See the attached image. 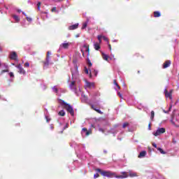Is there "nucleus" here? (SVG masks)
I'll use <instances>...</instances> for the list:
<instances>
[{"instance_id": "nucleus-37", "label": "nucleus", "mask_w": 179, "mask_h": 179, "mask_svg": "<svg viewBox=\"0 0 179 179\" xmlns=\"http://www.w3.org/2000/svg\"><path fill=\"white\" fill-rule=\"evenodd\" d=\"M152 146H153L154 148H156L157 149V145H156V143H152Z\"/></svg>"}, {"instance_id": "nucleus-1", "label": "nucleus", "mask_w": 179, "mask_h": 179, "mask_svg": "<svg viewBox=\"0 0 179 179\" xmlns=\"http://www.w3.org/2000/svg\"><path fill=\"white\" fill-rule=\"evenodd\" d=\"M95 171H97L98 173H100L101 176L103 177H108L109 178H113V177H115V178H128L129 177H131V178L134 177H138V173L134 172L132 171H129L128 172H121L122 175H117L115 172H111L110 171H103L101 169H96Z\"/></svg>"}, {"instance_id": "nucleus-48", "label": "nucleus", "mask_w": 179, "mask_h": 179, "mask_svg": "<svg viewBox=\"0 0 179 179\" xmlns=\"http://www.w3.org/2000/svg\"><path fill=\"white\" fill-rule=\"evenodd\" d=\"M109 49L111 50V45H108Z\"/></svg>"}, {"instance_id": "nucleus-9", "label": "nucleus", "mask_w": 179, "mask_h": 179, "mask_svg": "<svg viewBox=\"0 0 179 179\" xmlns=\"http://www.w3.org/2000/svg\"><path fill=\"white\" fill-rule=\"evenodd\" d=\"M171 64V62L170 60L166 61L163 65L164 69H166V68H169V66H170Z\"/></svg>"}, {"instance_id": "nucleus-13", "label": "nucleus", "mask_w": 179, "mask_h": 179, "mask_svg": "<svg viewBox=\"0 0 179 179\" xmlns=\"http://www.w3.org/2000/svg\"><path fill=\"white\" fill-rule=\"evenodd\" d=\"M102 58L103 59H104L105 61H108V59L110 58L108 57V55H107L106 54L102 52Z\"/></svg>"}, {"instance_id": "nucleus-52", "label": "nucleus", "mask_w": 179, "mask_h": 179, "mask_svg": "<svg viewBox=\"0 0 179 179\" xmlns=\"http://www.w3.org/2000/svg\"><path fill=\"white\" fill-rule=\"evenodd\" d=\"M76 37H79V36H78V35H77V36H76Z\"/></svg>"}, {"instance_id": "nucleus-18", "label": "nucleus", "mask_w": 179, "mask_h": 179, "mask_svg": "<svg viewBox=\"0 0 179 179\" xmlns=\"http://www.w3.org/2000/svg\"><path fill=\"white\" fill-rule=\"evenodd\" d=\"M157 150H159V152H160L162 153V155H166V152L164 150H163V149H162L160 148H157Z\"/></svg>"}, {"instance_id": "nucleus-44", "label": "nucleus", "mask_w": 179, "mask_h": 179, "mask_svg": "<svg viewBox=\"0 0 179 179\" xmlns=\"http://www.w3.org/2000/svg\"><path fill=\"white\" fill-rule=\"evenodd\" d=\"M48 55H51V52H48V57H47V59H48Z\"/></svg>"}, {"instance_id": "nucleus-30", "label": "nucleus", "mask_w": 179, "mask_h": 179, "mask_svg": "<svg viewBox=\"0 0 179 179\" xmlns=\"http://www.w3.org/2000/svg\"><path fill=\"white\" fill-rule=\"evenodd\" d=\"M24 66H26L27 68H29V66H30V64L29 62H26L24 64Z\"/></svg>"}, {"instance_id": "nucleus-22", "label": "nucleus", "mask_w": 179, "mask_h": 179, "mask_svg": "<svg viewBox=\"0 0 179 179\" xmlns=\"http://www.w3.org/2000/svg\"><path fill=\"white\" fill-rule=\"evenodd\" d=\"M113 83L115 86H117V89L120 90L121 87H120V85H118V83H117V80H114Z\"/></svg>"}, {"instance_id": "nucleus-53", "label": "nucleus", "mask_w": 179, "mask_h": 179, "mask_svg": "<svg viewBox=\"0 0 179 179\" xmlns=\"http://www.w3.org/2000/svg\"><path fill=\"white\" fill-rule=\"evenodd\" d=\"M0 51H1V48H0Z\"/></svg>"}, {"instance_id": "nucleus-2", "label": "nucleus", "mask_w": 179, "mask_h": 179, "mask_svg": "<svg viewBox=\"0 0 179 179\" xmlns=\"http://www.w3.org/2000/svg\"><path fill=\"white\" fill-rule=\"evenodd\" d=\"M61 102L62 103L63 106H64V108L69 113H70L71 115H74L75 113L73 112V108H72V106L71 105L65 103V101H61Z\"/></svg>"}, {"instance_id": "nucleus-31", "label": "nucleus", "mask_w": 179, "mask_h": 179, "mask_svg": "<svg viewBox=\"0 0 179 179\" xmlns=\"http://www.w3.org/2000/svg\"><path fill=\"white\" fill-rule=\"evenodd\" d=\"M27 20L28 22H31L32 19H31V17H27Z\"/></svg>"}, {"instance_id": "nucleus-35", "label": "nucleus", "mask_w": 179, "mask_h": 179, "mask_svg": "<svg viewBox=\"0 0 179 179\" xmlns=\"http://www.w3.org/2000/svg\"><path fill=\"white\" fill-rule=\"evenodd\" d=\"M110 59H114V61H115V58H114V55H111Z\"/></svg>"}, {"instance_id": "nucleus-47", "label": "nucleus", "mask_w": 179, "mask_h": 179, "mask_svg": "<svg viewBox=\"0 0 179 179\" xmlns=\"http://www.w3.org/2000/svg\"><path fill=\"white\" fill-rule=\"evenodd\" d=\"M56 1V2H61V1H62V0H55Z\"/></svg>"}, {"instance_id": "nucleus-16", "label": "nucleus", "mask_w": 179, "mask_h": 179, "mask_svg": "<svg viewBox=\"0 0 179 179\" xmlns=\"http://www.w3.org/2000/svg\"><path fill=\"white\" fill-rule=\"evenodd\" d=\"M160 16H161L160 12H159V11L154 12V17H160Z\"/></svg>"}, {"instance_id": "nucleus-46", "label": "nucleus", "mask_w": 179, "mask_h": 179, "mask_svg": "<svg viewBox=\"0 0 179 179\" xmlns=\"http://www.w3.org/2000/svg\"><path fill=\"white\" fill-rule=\"evenodd\" d=\"M17 12H18V13H20L22 12V10H17Z\"/></svg>"}, {"instance_id": "nucleus-34", "label": "nucleus", "mask_w": 179, "mask_h": 179, "mask_svg": "<svg viewBox=\"0 0 179 179\" xmlns=\"http://www.w3.org/2000/svg\"><path fill=\"white\" fill-rule=\"evenodd\" d=\"M56 10H57V8L53 7V8H52V12H55Z\"/></svg>"}, {"instance_id": "nucleus-45", "label": "nucleus", "mask_w": 179, "mask_h": 179, "mask_svg": "<svg viewBox=\"0 0 179 179\" xmlns=\"http://www.w3.org/2000/svg\"><path fill=\"white\" fill-rule=\"evenodd\" d=\"M88 65H89V66H92V62H89Z\"/></svg>"}, {"instance_id": "nucleus-43", "label": "nucleus", "mask_w": 179, "mask_h": 179, "mask_svg": "<svg viewBox=\"0 0 179 179\" xmlns=\"http://www.w3.org/2000/svg\"><path fill=\"white\" fill-rule=\"evenodd\" d=\"M99 131H100L101 132H104V130H103V129H101V128H100V129H99Z\"/></svg>"}, {"instance_id": "nucleus-36", "label": "nucleus", "mask_w": 179, "mask_h": 179, "mask_svg": "<svg viewBox=\"0 0 179 179\" xmlns=\"http://www.w3.org/2000/svg\"><path fill=\"white\" fill-rule=\"evenodd\" d=\"M117 94H118L119 97H120L121 99H122V94H120V92H117Z\"/></svg>"}, {"instance_id": "nucleus-15", "label": "nucleus", "mask_w": 179, "mask_h": 179, "mask_svg": "<svg viewBox=\"0 0 179 179\" xmlns=\"http://www.w3.org/2000/svg\"><path fill=\"white\" fill-rule=\"evenodd\" d=\"M146 156V151H142L140 152L138 157H145Z\"/></svg>"}, {"instance_id": "nucleus-6", "label": "nucleus", "mask_w": 179, "mask_h": 179, "mask_svg": "<svg viewBox=\"0 0 179 179\" xmlns=\"http://www.w3.org/2000/svg\"><path fill=\"white\" fill-rule=\"evenodd\" d=\"M10 58L14 61H17V55L16 54V52H12L10 55Z\"/></svg>"}, {"instance_id": "nucleus-8", "label": "nucleus", "mask_w": 179, "mask_h": 179, "mask_svg": "<svg viewBox=\"0 0 179 179\" xmlns=\"http://www.w3.org/2000/svg\"><path fill=\"white\" fill-rule=\"evenodd\" d=\"M82 134H83V135H85V136H89V135H90V134H92V132L87 131V129L83 128L82 129Z\"/></svg>"}, {"instance_id": "nucleus-7", "label": "nucleus", "mask_w": 179, "mask_h": 179, "mask_svg": "<svg viewBox=\"0 0 179 179\" xmlns=\"http://www.w3.org/2000/svg\"><path fill=\"white\" fill-rule=\"evenodd\" d=\"M17 69H19L18 72L19 73H22V75H24L26 73V71L22 67V65L18 64L17 66H15Z\"/></svg>"}, {"instance_id": "nucleus-10", "label": "nucleus", "mask_w": 179, "mask_h": 179, "mask_svg": "<svg viewBox=\"0 0 179 179\" xmlns=\"http://www.w3.org/2000/svg\"><path fill=\"white\" fill-rule=\"evenodd\" d=\"M86 87H89L90 89H92V87H94V83L86 81Z\"/></svg>"}, {"instance_id": "nucleus-26", "label": "nucleus", "mask_w": 179, "mask_h": 179, "mask_svg": "<svg viewBox=\"0 0 179 179\" xmlns=\"http://www.w3.org/2000/svg\"><path fill=\"white\" fill-rule=\"evenodd\" d=\"M37 6H38V10H40V8L41 7V2H38L37 3Z\"/></svg>"}, {"instance_id": "nucleus-33", "label": "nucleus", "mask_w": 179, "mask_h": 179, "mask_svg": "<svg viewBox=\"0 0 179 179\" xmlns=\"http://www.w3.org/2000/svg\"><path fill=\"white\" fill-rule=\"evenodd\" d=\"M85 73H87V75H88V73H89V70L87 69V68H85Z\"/></svg>"}, {"instance_id": "nucleus-29", "label": "nucleus", "mask_w": 179, "mask_h": 179, "mask_svg": "<svg viewBox=\"0 0 179 179\" xmlns=\"http://www.w3.org/2000/svg\"><path fill=\"white\" fill-rule=\"evenodd\" d=\"M52 90H53V92H55V93H57L58 92V89L57 88V87H54L52 88Z\"/></svg>"}, {"instance_id": "nucleus-3", "label": "nucleus", "mask_w": 179, "mask_h": 179, "mask_svg": "<svg viewBox=\"0 0 179 179\" xmlns=\"http://www.w3.org/2000/svg\"><path fill=\"white\" fill-rule=\"evenodd\" d=\"M166 132V129L164 127L158 128L156 131H154L152 134L154 136H159L162 135V134H164Z\"/></svg>"}, {"instance_id": "nucleus-23", "label": "nucleus", "mask_w": 179, "mask_h": 179, "mask_svg": "<svg viewBox=\"0 0 179 179\" xmlns=\"http://www.w3.org/2000/svg\"><path fill=\"white\" fill-rule=\"evenodd\" d=\"M13 17L16 20V22H19V20H20L17 15H13Z\"/></svg>"}, {"instance_id": "nucleus-41", "label": "nucleus", "mask_w": 179, "mask_h": 179, "mask_svg": "<svg viewBox=\"0 0 179 179\" xmlns=\"http://www.w3.org/2000/svg\"><path fill=\"white\" fill-rule=\"evenodd\" d=\"M85 47L87 48V52H89V45H85Z\"/></svg>"}, {"instance_id": "nucleus-25", "label": "nucleus", "mask_w": 179, "mask_h": 179, "mask_svg": "<svg viewBox=\"0 0 179 179\" xmlns=\"http://www.w3.org/2000/svg\"><path fill=\"white\" fill-rule=\"evenodd\" d=\"M128 125H129V122H125L122 125V128H127V127H128Z\"/></svg>"}, {"instance_id": "nucleus-50", "label": "nucleus", "mask_w": 179, "mask_h": 179, "mask_svg": "<svg viewBox=\"0 0 179 179\" xmlns=\"http://www.w3.org/2000/svg\"><path fill=\"white\" fill-rule=\"evenodd\" d=\"M170 110H171V106L170 108H169V111H170Z\"/></svg>"}, {"instance_id": "nucleus-12", "label": "nucleus", "mask_w": 179, "mask_h": 179, "mask_svg": "<svg viewBox=\"0 0 179 179\" xmlns=\"http://www.w3.org/2000/svg\"><path fill=\"white\" fill-rule=\"evenodd\" d=\"M94 50H100V43H94Z\"/></svg>"}, {"instance_id": "nucleus-20", "label": "nucleus", "mask_w": 179, "mask_h": 179, "mask_svg": "<svg viewBox=\"0 0 179 179\" xmlns=\"http://www.w3.org/2000/svg\"><path fill=\"white\" fill-rule=\"evenodd\" d=\"M86 27H87V22H84L83 24V27H81L82 30H83L84 29H86Z\"/></svg>"}, {"instance_id": "nucleus-38", "label": "nucleus", "mask_w": 179, "mask_h": 179, "mask_svg": "<svg viewBox=\"0 0 179 179\" xmlns=\"http://www.w3.org/2000/svg\"><path fill=\"white\" fill-rule=\"evenodd\" d=\"M48 64H49L48 59H47L46 62H45V65L48 66Z\"/></svg>"}, {"instance_id": "nucleus-5", "label": "nucleus", "mask_w": 179, "mask_h": 179, "mask_svg": "<svg viewBox=\"0 0 179 179\" xmlns=\"http://www.w3.org/2000/svg\"><path fill=\"white\" fill-rule=\"evenodd\" d=\"M164 92H165V96L166 98H169L171 100L173 99V97L171 96V94H173V90H171L169 92L167 91V90H165Z\"/></svg>"}, {"instance_id": "nucleus-42", "label": "nucleus", "mask_w": 179, "mask_h": 179, "mask_svg": "<svg viewBox=\"0 0 179 179\" xmlns=\"http://www.w3.org/2000/svg\"><path fill=\"white\" fill-rule=\"evenodd\" d=\"M148 129H149V131H150V129H152V127H151V124H148Z\"/></svg>"}, {"instance_id": "nucleus-24", "label": "nucleus", "mask_w": 179, "mask_h": 179, "mask_svg": "<svg viewBox=\"0 0 179 179\" xmlns=\"http://www.w3.org/2000/svg\"><path fill=\"white\" fill-rule=\"evenodd\" d=\"M97 38H98V40H99V44L101 43V38H103V36H101V35H99L98 36H97Z\"/></svg>"}, {"instance_id": "nucleus-17", "label": "nucleus", "mask_w": 179, "mask_h": 179, "mask_svg": "<svg viewBox=\"0 0 179 179\" xmlns=\"http://www.w3.org/2000/svg\"><path fill=\"white\" fill-rule=\"evenodd\" d=\"M58 115H60L61 117H64L65 116V111L64 110H62L59 112Z\"/></svg>"}, {"instance_id": "nucleus-49", "label": "nucleus", "mask_w": 179, "mask_h": 179, "mask_svg": "<svg viewBox=\"0 0 179 179\" xmlns=\"http://www.w3.org/2000/svg\"><path fill=\"white\" fill-rule=\"evenodd\" d=\"M22 14H24V16H27V15H26V13H24V12H22Z\"/></svg>"}, {"instance_id": "nucleus-11", "label": "nucleus", "mask_w": 179, "mask_h": 179, "mask_svg": "<svg viewBox=\"0 0 179 179\" xmlns=\"http://www.w3.org/2000/svg\"><path fill=\"white\" fill-rule=\"evenodd\" d=\"M79 24H75L69 27V30H75L77 27H78Z\"/></svg>"}, {"instance_id": "nucleus-39", "label": "nucleus", "mask_w": 179, "mask_h": 179, "mask_svg": "<svg viewBox=\"0 0 179 179\" xmlns=\"http://www.w3.org/2000/svg\"><path fill=\"white\" fill-rule=\"evenodd\" d=\"M4 72H9V70H3L1 71V73H4Z\"/></svg>"}, {"instance_id": "nucleus-51", "label": "nucleus", "mask_w": 179, "mask_h": 179, "mask_svg": "<svg viewBox=\"0 0 179 179\" xmlns=\"http://www.w3.org/2000/svg\"><path fill=\"white\" fill-rule=\"evenodd\" d=\"M164 113H166L167 112H166V111H165V110H164Z\"/></svg>"}, {"instance_id": "nucleus-28", "label": "nucleus", "mask_w": 179, "mask_h": 179, "mask_svg": "<svg viewBox=\"0 0 179 179\" xmlns=\"http://www.w3.org/2000/svg\"><path fill=\"white\" fill-rule=\"evenodd\" d=\"M73 86H75V81H72L71 85H70V87H73Z\"/></svg>"}, {"instance_id": "nucleus-27", "label": "nucleus", "mask_w": 179, "mask_h": 179, "mask_svg": "<svg viewBox=\"0 0 179 179\" xmlns=\"http://www.w3.org/2000/svg\"><path fill=\"white\" fill-rule=\"evenodd\" d=\"M99 177H100V175H99V173H95L94 175V178H99Z\"/></svg>"}, {"instance_id": "nucleus-21", "label": "nucleus", "mask_w": 179, "mask_h": 179, "mask_svg": "<svg viewBox=\"0 0 179 179\" xmlns=\"http://www.w3.org/2000/svg\"><path fill=\"white\" fill-rule=\"evenodd\" d=\"M151 121H153V118H155V111L152 110L151 111Z\"/></svg>"}, {"instance_id": "nucleus-14", "label": "nucleus", "mask_w": 179, "mask_h": 179, "mask_svg": "<svg viewBox=\"0 0 179 179\" xmlns=\"http://www.w3.org/2000/svg\"><path fill=\"white\" fill-rule=\"evenodd\" d=\"M72 76L73 78V79H76V77L78 76V69L76 68V72L73 73V71H72Z\"/></svg>"}, {"instance_id": "nucleus-40", "label": "nucleus", "mask_w": 179, "mask_h": 179, "mask_svg": "<svg viewBox=\"0 0 179 179\" xmlns=\"http://www.w3.org/2000/svg\"><path fill=\"white\" fill-rule=\"evenodd\" d=\"M9 75H10V78H12V77H13V76H14V75H13V72H10V73H9Z\"/></svg>"}, {"instance_id": "nucleus-32", "label": "nucleus", "mask_w": 179, "mask_h": 179, "mask_svg": "<svg viewBox=\"0 0 179 179\" xmlns=\"http://www.w3.org/2000/svg\"><path fill=\"white\" fill-rule=\"evenodd\" d=\"M102 38H103L104 41H108V38L106 36H102Z\"/></svg>"}, {"instance_id": "nucleus-4", "label": "nucleus", "mask_w": 179, "mask_h": 179, "mask_svg": "<svg viewBox=\"0 0 179 179\" xmlns=\"http://www.w3.org/2000/svg\"><path fill=\"white\" fill-rule=\"evenodd\" d=\"M69 45H71V43L65 41L64 43H63L60 45L59 48H60V50H62V48L66 50V49L69 48Z\"/></svg>"}, {"instance_id": "nucleus-19", "label": "nucleus", "mask_w": 179, "mask_h": 179, "mask_svg": "<svg viewBox=\"0 0 179 179\" xmlns=\"http://www.w3.org/2000/svg\"><path fill=\"white\" fill-rule=\"evenodd\" d=\"M93 110H94L95 111H96V113H99V114H103V112H101V110L96 109V108H94V106H92Z\"/></svg>"}]
</instances>
